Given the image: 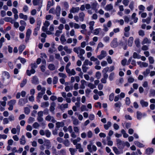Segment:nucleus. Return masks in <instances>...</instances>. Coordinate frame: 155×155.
<instances>
[{
	"label": "nucleus",
	"mask_w": 155,
	"mask_h": 155,
	"mask_svg": "<svg viewBox=\"0 0 155 155\" xmlns=\"http://www.w3.org/2000/svg\"><path fill=\"white\" fill-rule=\"evenodd\" d=\"M45 120L48 121H51L53 123H55L56 120H55L53 117L48 115L46 116L45 118Z\"/></svg>",
	"instance_id": "0eeeda50"
},
{
	"label": "nucleus",
	"mask_w": 155,
	"mask_h": 155,
	"mask_svg": "<svg viewBox=\"0 0 155 155\" xmlns=\"http://www.w3.org/2000/svg\"><path fill=\"white\" fill-rule=\"evenodd\" d=\"M148 59L150 64H153L154 63V60L153 57L150 56L149 57Z\"/></svg>",
	"instance_id": "de8ad7c7"
},
{
	"label": "nucleus",
	"mask_w": 155,
	"mask_h": 155,
	"mask_svg": "<svg viewBox=\"0 0 155 155\" xmlns=\"http://www.w3.org/2000/svg\"><path fill=\"white\" fill-rule=\"evenodd\" d=\"M25 47L24 45H21L18 48V50L20 54H21L22 51L25 49Z\"/></svg>",
	"instance_id": "72a5a7b5"
},
{
	"label": "nucleus",
	"mask_w": 155,
	"mask_h": 155,
	"mask_svg": "<svg viewBox=\"0 0 155 155\" xmlns=\"http://www.w3.org/2000/svg\"><path fill=\"white\" fill-rule=\"evenodd\" d=\"M117 39L116 38H114L111 43V46L113 48H115L117 46Z\"/></svg>",
	"instance_id": "6e6552de"
},
{
	"label": "nucleus",
	"mask_w": 155,
	"mask_h": 155,
	"mask_svg": "<svg viewBox=\"0 0 155 155\" xmlns=\"http://www.w3.org/2000/svg\"><path fill=\"white\" fill-rule=\"evenodd\" d=\"M20 143L22 145H24L26 142L25 137L24 135H22L21 138L20 139Z\"/></svg>",
	"instance_id": "dca6fc26"
},
{
	"label": "nucleus",
	"mask_w": 155,
	"mask_h": 155,
	"mask_svg": "<svg viewBox=\"0 0 155 155\" xmlns=\"http://www.w3.org/2000/svg\"><path fill=\"white\" fill-rule=\"evenodd\" d=\"M63 143L65 146L66 147H68L70 145V142L68 140H65L64 142Z\"/></svg>",
	"instance_id": "5fc2aeb1"
},
{
	"label": "nucleus",
	"mask_w": 155,
	"mask_h": 155,
	"mask_svg": "<svg viewBox=\"0 0 155 155\" xmlns=\"http://www.w3.org/2000/svg\"><path fill=\"white\" fill-rule=\"evenodd\" d=\"M81 140V139L79 137H77L76 139L74 140H72L71 139V140L73 143V144L75 145L77 144V143L78 142H79Z\"/></svg>",
	"instance_id": "5701e85b"
},
{
	"label": "nucleus",
	"mask_w": 155,
	"mask_h": 155,
	"mask_svg": "<svg viewBox=\"0 0 155 155\" xmlns=\"http://www.w3.org/2000/svg\"><path fill=\"white\" fill-rule=\"evenodd\" d=\"M64 50L68 54H71L72 51V49L68 48V46H64Z\"/></svg>",
	"instance_id": "4be33fe9"
},
{
	"label": "nucleus",
	"mask_w": 155,
	"mask_h": 155,
	"mask_svg": "<svg viewBox=\"0 0 155 155\" xmlns=\"http://www.w3.org/2000/svg\"><path fill=\"white\" fill-rule=\"evenodd\" d=\"M91 4L92 8L94 10H96L99 7L98 3L96 1H94L91 3Z\"/></svg>",
	"instance_id": "7ed1b4c3"
},
{
	"label": "nucleus",
	"mask_w": 155,
	"mask_h": 155,
	"mask_svg": "<svg viewBox=\"0 0 155 155\" xmlns=\"http://www.w3.org/2000/svg\"><path fill=\"white\" fill-rule=\"evenodd\" d=\"M68 106V104H62L59 106L60 108L62 110H64L65 108H67Z\"/></svg>",
	"instance_id": "cd10ccee"
},
{
	"label": "nucleus",
	"mask_w": 155,
	"mask_h": 155,
	"mask_svg": "<svg viewBox=\"0 0 155 155\" xmlns=\"http://www.w3.org/2000/svg\"><path fill=\"white\" fill-rule=\"evenodd\" d=\"M35 121V119L32 117H30L28 120V123L29 124H31Z\"/></svg>",
	"instance_id": "774afa93"
},
{
	"label": "nucleus",
	"mask_w": 155,
	"mask_h": 155,
	"mask_svg": "<svg viewBox=\"0 0 155 155\" xmlns=\"http://www.w3.org/2000/svg\"><path fill=\"white\" fill-rule=\"evenodd\" d=\"M129 2V0H123L122 1V3L125 6H127L128 5Z\"/></svg>",
	"instance_id": "864d4df0"
},
{
	"label": "nucleus",
	"mask_w": 155,
	"mask_h": 155,
	"mask_svg": "<svg viewBox=\"0 0 155 155\" xmlns=\"http://www.w3.org/2000/svg\"><path fill=\"white\" fill-rule=\"evenodd\" d=\"M114 72L111 73L109 75V80L111 81H112L114 78Z\"/></svg>",
	"instance_id": "a18cd8bd"
},
{
	"label": "nucleus",
	"mask_w": 155,
	"mask_h": 155,
	"mask_svg": "<svg viewBox=\"0 0 155 155\" xmlns=\"http://www.w3.org/2000/svg\"><path fill=\"white\" fill-rule=\"evenodd\" d=\"M146 115V114L145 113L142 114L139 111H137V118L138 120H140L143 116Z\"/></svg>",
	"instance_id": "1a4fd4ad"
},
{
	"label": "nucleus",
	"mask_w": 155,
	"mask_h": 155,
	"mask_svg": "<svg viewBox=\"0 0 155 155\" xmlns=\"http://www.w3.org/2000/svg\"><path fill=\"white\" fill-rule=\"evenodd\" d=\"M113 8V6L111 4L107 5L105 8V9L107 11L112 10Z\"/></svg>",
	"instance_id": "393cba45"
},
{
	"label": "nucleus",
	"mask_w": 155,
	"mask_h": 155,
	"mask_svg": "<svg viewBox=\"0 0 155 155\" xmlns=\"http://www.w3.org/2000/svg\"><path fill=\"white\" fill-rule=\"evenodd\" d=\"M31 33V31L30 29H28L26 34L25 41H28L30 38V36Z\"/></svg>",
	"instance_id": "39448f33"
},
{
	"label": "nucleus",
	"mask_w": 155,
	"mask_h": 155,
	"mask_svg": "<svg viewBox=\"0 0 155 155\" xmlns=\"http://www.w3.org/2000/svg\"><path fill=\"white\" fill-rule=\"evenodd\" d=\"M153 152V149L152 148H148L146 150V153L147 154L150 155Z\"/></svg>",
	"instance_id": "412c9836"
},
{
	"label": "nucleus",
	"mask_w": 155,
	"mask_h": 155,
	"mask_svg": "<svg viewBox=\"0 0 155 155\" xmlns=\"http://www.w3.org/2000/svg\"><path fill=\"white\" fill-rule=\"evenodd\" d=\"M32 83L35 84H38V78L35 76L34 77L32 80Z\"/></svg>",
	"instance_id": "ea45409f"
},
{
	"label": "nucleus",
	"mask_w": 155,
	"mask_h": 155,
	"mask_svg": "<svg viewBox=\"0 0 155 155\" xmlns=\"http://www.w3.org/2000/svg\"><path fill=\"white\" fill-rule=\"evenodd\" d=\"M43 95V94H42L41 93L39 92L38 93L37 97V101L38 102H40V99L42 97Z\"/></svg>",
	"instance_id": "c9c22d12"
},
{
	"label": "nucleus",
	"mask_w": 155,
	"mask_h": 155,
	"mask_svg": "<svg viewBox=\"0 0 155 155\" xmlns=\"http://www.w3.org/2000/svg\"><path fill=\"white\" fill-rule=\"evenodd\" d=\"M135 42L137 47H139L140 46V43L139 39H136L135 41Z\"/></svg>",
	"instance_id": "4d7b16f0"
},
{
	"label": "nucleus",
	"mask_w": 155,
	"mask_h": 155,
	"mask_svg": "<svg viewBox=\"0 0 155 155\" xmlns=\"http://www.w3.org/2000/svg\"><path fill=\"white\" fill-rule=\"evenodd\" d=\"M151 42L150 40H148L147 38H145L142 42V44H150Z\"/></svg>",
	"instance_id": "37998d69"
},
{
	"label": "nucleus",
	"mask_w": 155,
	"mask_h": 155,
	"mask_svg": "<svg viewBox=\"0 0 155 155\" xmlns=\"http://www.w3.org/2000/svg\"><path fill=\"white\" fill-rule=\"evenodd\" d=\"M32 126L34 128L37 129L39 127L40 125L38 123L35 122L33 124Z\"/></svg>",
	"instance_id": "6e6d98bb"
},
{
	"label": "nucleus",
	"mask_w": 155,
	"mask_h": 155,
	"mask_svg": "<svg viewBox=\"0 0 155 155\" xmlns=\"http://www.w3.org/2000/svg\"><path fill=\"white\" fill-rule=\"evenodd\" d=\"M88 86L91 89H93L96 87V86L91 83H89L88 84Z\"/></svg>",
	"instance_id": "603ef678"
},
{
	"label": "nucleus",
	"mask_w": 155,
	"mask_h": 155,
	"mask_svg": "<svg viewBox=\"0 0 155 155\" xmlns=\"http://www.w3.org/2000/svg\"><path fill=\"white\" fill-rule=\"evenodd\" d=\"M80 10L79 8L78 7H72L70 10L71 13H75L78 12Z\"/></svg>",
	"instance_id": "9d476101"
},
{
	"label": "nucleus",
	"mask_w": 155,
	"mask_h": 155,
	"mask_svg": "<svg viewBox=\"0 0 155 155\" xmlns=\"http://www.w3.org/2000/svg\"><path fill=\"white\" fill-rule=\"evenodd\" d=\"M61 11V8L60 7L58 6H57L56 8V9L55 10V13L57 16H59L60 15V12Z\"/></svg>",
	"instance_id": "6ab92c4d"
},
{
	"label": "nucleus",
	"mask_w": 155,
	"mask_h": 155,
	"mask_svg": "<svg viewBox=\"0 0 155 155\" xmlns=\"http://www.w3.org/2000/svg\"><path fill=\"white\" fill-rule=\"evenodd\" d=\"M45 134L46 136L48 137H50L51 133V132L48 130H46L45 131Z\"/></svg>",
	"instance_id": "09e8293b"
},
{
	"label": "nucleus",
	"mask_w": 155,
	"mask_h": 155,
	"mask_svg": "<svg viewBox=\"0 0 155 155\" xmlns=\"http://www.w3.org/2000/svg\"><path fill=\"white\" fill-rule=\"evenodd\" d=\"M69 150L71 155H74L77 151L76 149L71 148H69Z\"/></svg>",
	"instance_id": "79ce46f5"
},
{
	"label": "nucleus",
	"mask_w": 155,
	"mask_h": 155,
	"mask_svg": "<svg viewBox=\"0 0 155 155\" xmlns=\"http://www.w3.org/2000/svg\"><path fill=\"white\" fill-rule=\"evenodd\" d=\"M133 57L134 58H136L138 59H140V58H141L140 55L135 52L133 53Z\"/></svg>",
	"instance_id": "e433bc0d"
},
{
	"label": "nucleus",
	"mask_w": 155,
	"mask_h": 155,
	"mask_svg": "<svg viewBox=\"0 0 155 155\" xmlns=\"http://www.w3.org/2000/svg\"><path fill=\"white\" fill-rule=\"evenodd\" d=\"M2 77L4 79H5L9 78L10 76L8 72L3 71L2 73Z\"/></svg>",
	"instance_id": "9b49d317"
},
{
	"label": "nucleus",
	"mask_w": 155,
	"mask_h": 155,
	"mask_svg": "<svg viewBox=\"0 0 155 155\" xmlns=\"http://www.w3.org/2000/svg\"><path fill=\"white\" fill-rule=\"evenodd\" d=\"M27 83V79H24L22 82H21V83L20 84V87H23Z\"/></svg>",
	"instance_id": "3c124183"
},
{
	"label": "nucleus",
	"mask_w": 155,
	"mask_h": 155,
	"mask_svg": "<svg viewBox=\"0 0 155 155\" xmlns=\"http://www.w3.org/2000/svg\"><path fill=\"white\" fill-rule=\"evenodd\" d=\"M106 55V52L105 51L103 50L101 51V54L98 55L97 57L99 59L101 60L105 57Z\"/></svg>",
	"instance_id": "20e7f679"
},
{
	"label": "nucleus",
	"mask_w": 155,
	"mask_h": 155,
	"mask_svg": "<svg viewBox=\"0 0 155 155\" xmlns=\"http://www.w3.org/2000/svg\"><path fill=\"white\" fill-rule=\"evenodd\" d=\"M101 30V29L100 28H96L93 31L92 33L94 35H97L99 34Z\"/></svg>",
	"instance_id": "7c9ffc66"
},
{
	"label": "nucleus",
	"mask_w": 155,
	"mask_h": 155,
	"mask_svg": "<svg viewBox=\"0 0 155 155\" xmlns=\"http://www.w3.org/2000/svg\"><path fill=\"white\" fill-rule=\"evenodd\" d=\"M114 96V94L113 93H111L109 96V99L110 101H112L113 99Z\"/></svg>",
	"instance_id": "338daca9"
},
{
	"label": "nucleus",
	"mask_w": 155,
	"mask_h": 155,
	"mask_svg": "<svg viewBox=\"0 0 155 155\" xmlns=\"http://www.w3.org/2000/svg\"><path fill=\"white\" fill-rule=\"evenodd\" d=\"M53 5V2L51 3L50 1H48V4L47 6V10H48L51 7V6Z\"/></svg>",
	"instance_id": "49530a36"
},
{
	"label": "nucleus",
	"mask_w": 155,
	"mask_h": 155,
	"mask_svg": "<svg viewBox=\"0 0 155 155\" xmlns=\"http://www.w3.org/2000/svg\"><path fill=\"white\" fill-rule=\"evenodd\" d=\"M116 141L118 148L121 149H123L124 147V142L119 139H116Z\"/></svg>",
	"instance_id": "f03ea898"
},
{
	"label": "nucleus",
	"mask_w": 155,
	"mask_h": 155,
	"mask_svg": "<svg viewBox=\"0 0 155 155\" xmlns=\"http://www.w3.org/2000/svg\"><path fill=\"white\" fill-rule=\"evenodd\" d=\"M84 64L86 65V66L87 65L91 66L93 64L91 62L89 61L88 60L86 59L84 63Z\"/></svg>",
	"instance_id": "58836bf2"
},
{
	"label": "nucleus",
	"mask_w": 155,
	"mask_h": 155,
	"mask_svg": "<svg viewBox=\"0 0 155 155\" xmlns=\"http://www.w3.org/2000/svg\"><path fill=\"white\" fill-rule=\"evenodd\" d=\"M94 22L92 21H90L89 23V28L91 31H92L94 29Z\"/></svg>",
	"instance_id": "a878e982"
},
{
	"label": "nucleus",
	"mask_w": 155,
	"mask_h": 155,
	"mask_svg": "<svg viewBox=\"0 0 155 155\" xmlns=\"http://www.w3.org/2000/svg\"><path fill=\"white\" fill-rule=\"evenodd\" d=\"M136 14L135 13H134L131 16V19L133 20L134 22L136 23L137 22L138 18L136 17Z\"/></svg>",
	"instance_id": "f3484780"
},
{
	"label": "nucleus",
	"mask_w": 155,
	"mask_h": 155,
	"mask_svg": "<svg viewBox=\"0 0 155 155\" xmlns=\"http://www.w3.org/2000/svg\"><path fill=\"white\" fill-rule=\"evenodd\" d=\"M111 122L110 121H108L107 124L104 125V127L106 130H107L111 126Z\"/></svg>",
	"instance_id": "f704fd0d"
},
{
	"label": "nucleus",
	"mask_w": 155,
	"mask_h": 155,
	"mask_svg": "<svg viewBox=\"0 0 155 155\" xmlns=\"http://www.w3.org/2000/svg\"><path fill=\"white\" fill-rule=\"evenodd\" d=\"M113 150L114 152L116 154H119L120 153H123V150L119 151L116 147H113Z\"/></svg>",
	"instance_id": "2eb2a0df"
},
{
	"label": "nucleus",
	"mask_w": 155,
	"mask_h": 155,
	"mask_svg": "<svg viewBox=\"0 0 155 155\" xmlns=\"http://www.w3.org/2000/svg\"><path fill=\"white\" fill-rule=\"evenodd\" d=\"M140 104L142 107H147L148 105V103L147 102L143 100H141L140 101Z\"/></svg>",
	"instance_id": "b1692460"
},
{
	"label": "nucleus",
	"mask_w": 155,
	"mask_h": 155,
	"mask_svg": "<svg viewBox=\"0 0 155 155\" xmlns=\"http://www.w3.org/2000/svg\"><path fill=\"white\" fill-rule=\"evenodd\" d=\"M19 17L20 18L23 19L25 20H27L28 16L26 15H24L23 13H21L19 14Z\"/></svg>",
	"instance_id": "c85d7f7f"
},
{
	"label": "nucleus",
	"mask_w": 155,
	"mask_h": 155,
	"mask_svg": "<svg viewBox=\"0 0 155 155\" xmlns=\"http://www.w3.org/2000/svg\"><path fill=\"white\" fill-rule=\"evenodd\" d=\"M64 125V123L62 122H58L56 123V127L58 128L63 127Z\"/></svg>",
	"instance_id": "4468645a"
},
{
	"label": "nucleus",
	"mask_w": 155,
	"mask_h": 155,
	"mask_svg": "<svg viewBox=\"0 0 155 155\" xmlns=\"http://www.w3.org/2000/svg\"><path fill=\"white\" fill-rule=\"evenodd\" d=\"M138 64L140 65V66L141 67H147L148 65L147 63L144 62H141V61L138 62Z\"/></svg>",
	"instance_id": "aec40b11"
},
{
	"label": "nucleus",
	"mask_w": 155,
	"mask_h": 155,
	"mask_svg": "<svg viewBox=\"0 0 155 155\" xmlns=\"http://www.w3.org/2000/svg\"><path fill=\"white\" fill-rule=\"evenodd\" d=\"M95 76L96 78L98 79H100L101 76V73L99 71L97 72L95 74Z\"/></svg>",
	"instance_id": "052dcab7"
},
{
	"label": "nucleus",
	"mask_w": 155,
	"mask_h": 155,
	"mask_svg": "<svg viewBox=\"0 0 155 155\" xmlns=\"http://www.w3.org/2000/svg\"><path fill=\"white\" fill-rule=\"evenodd\" d=\"M49 103L48 102H43L41 103V107L45 108L48 106Z\"/></svg>",
	"instance_id": "2f4dec72"
},
{
	"label": "nucleus",
	"mask_w": 155,
	"mask_h": 155,
	"mask_svg": "<svg viewBox=\"0 0 155 155\" xmlns=\"http://www.w3.org/2000/svg\"><path fill=\"white\" fill-rule=\"evenodd\" d=\"M18 59L20 60V61L22 64H24L26 61V60L25 58L21 57H19L18 58Z\"/></svg>",
	"instance_id": "c03bdc74"
},
{
	"label": "nucleus",
	"mask_w": 155,
	"mask_h": 155,
	"mask_svg": "<svg viewBox=\"0 0 155 155\" xmlns=\"http://www.w3.org/2000/svg\"><path fill=\"white\" fill-rule=\"evenodd\" d=\"M134 143L136 145L140 148L143 147L144 146V145L142 143H140L138 141H134Z\"/></svg>",
	"instance_id": "473e14b6"
},
{
	"label": "nucleus",
	"mask_w": 155,
	"mask_h": 155,
	"mask_svg": "<svg viewBox=\"0 0 155 155\" xmlns=\"http://www.w3.org/2000/svg\"><path fill=\"white\" fill-rule=\"evenodd\" d=\"M84 17L85 14L83 12L80 13L79 14V19L81 21H83Z\"/></svg>",
	"instance_id": "a211bd4d"
},
{
	"label": "nucleus",
	"mask_w": 155,
	"mask_h": 155,
	"mask_svg": "<svg viewBox=\"0 0 155 155\" xmlns=\"http://www.w3.org/2000/svg\"><path fill=\"white\" fill-rule=\"evenodd\" d=\"M94 106L96 108L99 107L101 108V103L100 102H97L94 104Z\"/></svg>",
	"instance_id": "680f3d73"
},
{
	"label": "nucleus",
	"mask_w": 155,
	"mask_h": 155,
	"mask_svg": "<svg viewBox=\"0 0 155 155\" xmlns=\"http://www.w3.org/2000/svg\"><path fill=\"white\" fill-rule=\"evenodd\" d=\"M115 21L116 22L119 23L121 25H123L124 23V21L123 19L116 20Z\"/></svg>",
	"instance_id": "69168bd1"
},
{
	"label": "nucleus",
	"mask_w": 155,
	"mask_h": 155,
	"mask_svg": "<svg viewBox=\"0 0 155 155\" xmlns=\"http://www.w3.org/2000/svg\"><path fill=\"white\" fill-rule=\"evenodd\" d=\"M48 68L50 70L52 71L55 69V66L53 64H50L48 65Z\"/></svg>",
	"instance_id": "a19ab883"
},
{
	"label": "nucleus",
	"mask_w": 155,
	"mask_h": 155,
	"mask_svg": "<svg viewBox=\"0 0 155 155\" xmlns=\"http://www.w3.org/2000/svg\"><path fill=\"white\" fill-rule=\"evenodd\" d=\"M82 69L83 70V71L84 72H86L87 69L88 68L86 66V65H84V64H83L82 66Z\"/></svg>",
	"instance_id": "13d9d810"
},
{
	"label": "nucleus",
	"mask_w": 155,
	"mask_h": 155,
	"mask_svg": "<svg viewBox=\"0 0 155 155\" xmlns=\"http://www.w3.org/2000/svg\"><path fill=\"white\" fill-rule=\"evenodd\" d=\"M16 103V101L15 100H12L8 102V104L9 105H11L13 106Z\"/></svg>",
	"instance_id": "4c0bfd02"
},
{
	"label": "nucleus",
	"mask_w": 155,
	"mask_h": 155,
	"mask_svg": "<svg viewBox=\"0 0 155 155\" xmlns=\"http://www.w3.org/2000/svg\"><path fill=\"white\" fill-rule=\"evenodd\" d=\"M125 102L126 104L127 105H129L130 103V99L128 97H126V100H125Z\"/></svg>",
	"instance_id": "e2e57ef3"
},
{
	"label": "nucleus",
	"mask_w": 155,
	"mask_h": 155,
	"mask_svg": "<svg viewBox=\"0 0 155 155\" xmlns=\"http://www.w3.org/2000/svg\"><path fill=\"white\" fill-rule=\"evenodd\" d=\"M42 2V0H33V3L34 5H41Z\"/></svg>",
	"instance_id": "f8f14e48"
},
{
	"label": "nucleus",
	"mask_w": 155,
	"mask_h": 155,
	"mask_svg": "<svg viewBox=\"0 0 155 155\" xmlns=\"http://www.w3.org/2000/svg\"><path fill=\"white\" fill-rule=\"evenodd\" d=\"M150 73V70L149 69H147L145 71H144L143 73V74L146 77L147 76L148 74Z\"/></svg>",
	"instance_id": "8fccbe9b"
},
{
	"label": "nucleus",
	"mask_w": 155,
	"mask_h": 155,
	"mask_svg": "<svg viewBox=\"0 0 155 155\" xmlns=\"http://www.w3.org/2000/svg\"><path fill=\"white\" fill-rule=\"evenodd\" d=\"M55 58L56 59L62 60V58L61 57L60 55L59 54H55Z\"/></svg>",
	"instance_id": "0e129e2a"
},
{
	"label": "nucleus",
	"mask_w": 155,
	"mask_h": 155,
	"mask_svg": "<svg viewBox=\"0 0 155 155\" xmlns=\"http://www.w3.org/2000/svg\"><path fill=\"white\" fill-rule=\"evenodd\" d=\"M73 51L77 54H84L85 53V51L80 47L74 48Z\"/></svg>",
	"instance_id": "f257e3e1"
},
{
	"label": "nucleus",
	"mask_w": 155,
	"mask_h": 155,
	"mask_svg": "<svg viewBox=\"0 0 155 155\" xmlns=\"http://www.w3.org/2000/svg\"><path fill=\"white\" fill-rule=\"evenodd\" d=\"M55 103L53 102L51 104V106L50 107V110L51 112H53L55 109Z\"/></svg>",
	"instance_id": "c756f323"
},
{
	"label": "nucleus",
	"mask_w": 155,
	"mask_h": 155,
	"mask_svg": "<svg viewBox=\"0 0 155 155\" xmlns=\"http://www.w3.org/2000/svg\"><path fill=\"white\" fill-rule=\"evenodd\" d=\"M28 100L27 98H21L19 100L18 104L21 106H23L25 104L27 103L28 102Z\"/></svg>",
	"instance_id": "423d86ee"
},
{
	"label": "nucleus",
	"mask_w": 155,
	"mask_h": 155,
	"mask_svg": "<svg viewBox=\"0 0 155 155\" xmlns=\"http://www.w3.org/2000/svg\"><path fill=\"white\" fill-rule=\"evenodd\" d=\"M60 40L61 41V43L63 45L65 44L66 41V39L65 36L64 35H62L60 38Z\"/></svg>",
	"instance_id": "ddd939ff"
},
{
	"label": "nucleus",
	"mask_w": 155,
	"mask_h": 155,
	"mask_svg": "<svg viewBox=\"0 0 155 155\" xmlns=\"http://www.w3.org/2000/svg\"><path fill=\"white\" fill-rule=\"evenodd\" d=\"M73 89V87H70L69 86H67L65 87V90L67 92H68L70 90H72Z\"/></svg>",
	"instance_id": "bf43d9fd"
},
{
	"label": "nucleus",
	"mask_w": 155,
	"mask_h": 155,
	"mask_svg": "<svg viewBox=\"0 0 155 155\" xmlns=\"http://www.w3.org/2000/svg\"><path fill=\"white\" fill-rule=\"evenodd\" d=\"M134 40V38L132 37H130L128 40V45L129 46H131L132 45L133 41Z\"/></svg>",
	"instance_id": "bb28decb"
}]
</instances>
